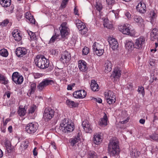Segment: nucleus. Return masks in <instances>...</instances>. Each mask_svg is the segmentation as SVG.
<instances>
[{
	"mask_svg": "<svg viewBox=\"0 0 158 158\" xmlns=\"http://www.w3.org/2000/svg\"><path fill=\"white\" fill-rule=\"evenodd\" d=\"M54 115V110L49 108H46L44 110L43 118L45 120L51 119Z\"/></svg>",
	"mask_w": 158,
	"mask_h": 158,
	"instance_id": "obj_6",
	"label": "nucleus"
},
{
	"mask_svg": "<svg viewBox=\"0 0 158 158\" xmlns=\"http://www.w3.org/2000/svg\"><path fill=\"white\" fill-rule=\"evenodd\" d=\"M150 138L153 140L158 141V134L156 133L150 135Z\"/></svg>",
	"mask_w": 158,
	"mask_h": 158,
	"instance_id": "obj_45",
	"label": "nucleus"
},
{
	"mask_svg": "<svg viewBox=\"0 0 158 158\" xmlns=\"http://www.w3.org/2000/svg\"><path fill=\"white\" fill-rule=\"evenodd\" d=\"M60 126L63 132L67 133L72 131L74 129V123L69 119L64 118L61 122Z\"/></svg>",
	"mask_w": 158,
	"mask_h": 158,
	"instance_id": "obj_1",
	"label": "nucleus"
},
{
	"mask_svg": "<svg viewBox=\"0 0 158 158\" xmlns=\"http://www.w3.org/2000/svg\"><path fill=\"white\" fill-rule=\"evenodd\" d=\"M39 125L35 122H32L28 124L25 128L27 132L32 134L36 132L38 128Z\"/></svg>",
	"mask_w": 158,
	"mask_h": 158,
	"instance_id": "obj_5",
	"label": "nucleus"
},
{
	"mask_svg": "<svg viewBox=\"0 0 158 158\" xmlns=\"http://www.w3.org/2000/svg\"><path fill=\"white\" fill-rule=\"evenodd\" d=\"M12 79L15 84L18 85L21 84L23 81V77L17 72H15L13 73Z\"/></svg>",
	"mask_w": 158,
	"mask_h": 158,
	"instance_id": "obj_8",
	"label": "nucleus"
},
{
	"mask_svg": "<svg viewBox=\"0 0 158 158\" xmlns=\"http://www.w3.org/2000/svg\"><path fill=\"white\" fill-rule=\"evenodd\" d=\"M145 43V38L143 36H141L136 40L135 48L137 49L141 48L144 45Z\"/></svg>",
	"mask_w": 158,
	"mask_h": 158,
	"instance_id": "obj_10",
	"label": "nucleus"
},
{
	"mask_svg": "<svg viewBox=\"0 0 158 158\" xmlns=\"http://www.w3.org/2000/svg\"><path fill=\"white\" fill-rule=\"evenodd\" d=\"M33 154L34 156H36L37 155V152L36 151V148H35L33 150Z\"/></svg>",
	"mask_w": 158,
	"mask_h": 158,
	"instance_id": "obj_60",
	"label": "nucleus"
},
{
	"mask_svg": "<svg viewBox=\"0 0 158 158\" xmlns=\"http://www.w3.org/2000/svg\"><path fill=\"white\" fill-rule=\"evenodd\" d=\"M12 35L15 40L19 41L21 40V35L16 30H15L13 31Z\"/></svg>",
	"mask_w": 158,
	"mask_h": 158,
	"instance_id": "obj_22",
	"label": "nucleus"
},
{
	"mask_svg": "<svg viewBox=\"0 0 158 158\" xmlns=\"http://www.w3.org/2000/svg\"><path fill=\"white\" fill-rule=\"evenodd\" d=\"M51 147L55 149H56V147L55 146V143L53 142L51 143Z\"/></svg>",
	"mask_w": 158,
	"mask_h": 158,
	"instance_id": "obj_64",
	"label": "nucleus"
},
{
	"mask_svg": "<svg viewBox=\"0 0 158 158\" xmlns=\"http://www.w3.org/2000/svg\"><path fill=\"white\" fill-rule=\"evenodd\" d=\"M108 151L110 156H114L118 153L119 146L117 140L113 139L110 140L108 146Z\"/></svg>",
	"mask_w": 158,
	"mask_h": 158,
	"instance_id": "obj_2",
	"label": "nucleus"
},
{
	"mask_svg": "<svg viewBox=\"0 0 158 158\" xmlns=\"http://www.w3.org/2000/svg\"><path fill=\"white\" fill-rule=\"evenodd\" d=\"M151 39L152 40H154L158 38V29L155 28L152 30L151 33Z\"/></svg>",
	"mask_w": 158,
	"mask_h": 158,
	"instance_id": "obj_21",
	"label": "nucleus"
},
{
	"mask_svg": "<svg viewBox=\"0 0 158 158\" xmlns=\"http://www.w3.org/2000/svg\"><path fill=\"white\" fill-rule=\"evenodd\" d=\"M125 46L128 51L131 52L135 48V44L132 41L127 40L125 44Z\"/></svg>",
	"mask_w": 158,
	"mask_h": 158,
	"instance_id": "obj_19",
	"label": "nucleus"
},
{
	"mask_svg": "<svg viewBox=\"0 0 158 158\" xmlns=\"http://www.w3.org/2000/svg\"><path fill=\"white\" fill-rule=\"evenodd\" d=\"M0 55L3 57H7L8 53L7 50L5 49H2L0 50Z\"/></svg>",
	"mask_w": 158,
	"mask_h": 158,
	"instance_id": "obj_40",
	"label": "nucleus"
},
{
	"mask_svg": "<svg viewBox=\"0 0 158 158\" xmlns=\"http://www.w3.org/2000/svg\"><path fill=\"white\" fill-rule=\"evenodd\" d=\"M125 15L128 19H129L131 17V15L128 12H127L125 14Z\"/></svg>",
	"mask_w": 158,
	"mask_h": 158,
	"instance_id": "obj_62",
	"label": "nucleus"
},
{
	"mask_svg": "<svg viewBox=\"0 0 158 158\" xmlns=\"http://www.w3.org/2000/svg\"><path fill=\"white\" fill-rule=\"evenodd\" d=\"M120 31L123 34L128 35L130 36H134L135 35V34L132 32L133 31L130 30L129 27H127V26H123V28H122Z\"/></svg>",
	"mask_w": 158,
	"mask_h": 158,
	"instance_id": "obj_17",
	"label": "nucleus"
},
{
	"mask_svg": "<svg viewBox=\"0 0 158 158\" xmlns=\"http://www.w3.org/2000/svg\"><path fill=\"white\" fill-rule=\"evenodd\" d=\"M96 55L99 56H102L104 53V50L103 49V48H102V49H100L98 50L95 51L93 52Z\"/></svg>",
	"mask_w": 158,
	"mask_h": 158,
	"instance_id": "obj_44",
	"label": "nucleus"
},
{
	"mask_svg": "<svg viewBox=\"0 0 158 158\" xmlns=\"http://www.w3.org/2000/svg\"><path fill=\"white\" fill-rule=\"evenodd\" d=\"M78 67L81 71L84 72L86 71L88 69L86 62L83 60L79 61Z\"/></svg>",
	"mask_w": 158,
	"mask_h": 158,
	"instance_id": "obj_20",
	"label": "nucleus"
},
{
	"mask_svg": "<svg viewBox=\"0 0 158 158\" xmlns=\"http://www.w3.org/2000/svg\"><path fill=\"white\" fill-rule=\"evenodd\" d=\"M137 11L140 13H144L146 10V4L142 2H140L136 6Z\"/></svg>",
	"mask_w": 158,
	"mask_h": 158,
	"instance_id": "obj_16",
	"label": "nucleus"
},
{
	"mask_svg": "<svg viewBox=\"0 0 158 158\" xmlns=\"http://www.w3.org/2000/svg\"><path fill=\"white\" fill-rule=\"evenodd\" d=\"M26 113V110L24 108H19L18 110V114L20 116H24Z\"/></svg>",
	"mask_w": 158,
	"mask_h": 158,
	"instance_id": "obj_38",
	"label": "nucleus"
},
{
	"mask_svg": "<svg viewBox=\"0 0 158 158\" xmlns=\"http://www.w3.org/2000/svg\"><path fill=\"white\" fill-rule=\"evenodd\" d=\"M90 86L92 90L94 91H98L99 89V86L94 80H92L91 81Z\"/></svg>",
	"mask_w": 158,
	"mask_h": 158,
	"instance_id": "obj_25",
	"label": "nucleus"
},
{
	"mask_svg": "<svg viewBox=\"0 0 158 158\" xmlns=\"http://www.w3.org/2000/svg\"><path fill=\"white\" fill-rule=\"evenodd\" d=\"M95 7L97 10L100 12L102 9L103 6L101 3L99 2H96Z\"/></svg>",
	"mask_w": 158,
	"mask_h": 158,
	"instance_id": "obj_42",
	"label": "nucleus"
},
{
	"mask_svg": "<svg viewBox=\"0 0 158 158\" xmlns=\"http://www.w3.org/2000/svg\"><path fill=\"white\" fill-rule=\"evenodd\" d=\"M89 155L90 158H96V153L93 151H90L89 152Z\"/></svg>",
	"mask_w": 158,
	"mask_h": 158,
	"instance_id": "obj_47",
	"label": "nucleus"
},
{
	"mask_svg": "<svg viewBox=\"0 0 158 158\" xmlns=\"http://www.w3.org/2000/svg\"><path fill=\"white\" fill-rule=\"evenodd\" d=\"M158 150V148H157V147L156 146H153L152 147V150H151V152L152 154L155 152L157 151Z\"/></svg>",
	"mask_w": 158,
	"mask_h": 158,
	"instance_id": "obj_56",
	"label": "nucleus"
},
{
	"mask_svg": "<svg viewBox=\"0 0 158 158\" xmlns=\"http://www.w3.org/2000/svg\"><path fill=\"white\" fill-rule=\"evenodd\" d=\"M108 6H112L115 3V0H106Z\"/></svg>",
	"mask_w": 158,
	"mask_h": 158,
	"instance_id": "obj_52",
	"label": "nucleus"
},
{
	"mask_svg": "<svg viewBox=\"0 0 158 158\" xmlns=\"http://www.w3.org/2000/svg\"><path fill=\"white\" fill-rule=\"evenodd\" d=\"M112 64L110 62L107 61L105 64V72L106 73L110 72L112 70Z\"/></svg>",
	"mask_w": 158,
	"mask_h": 158,
	"instance_id": "obj_26",
	"label": "nucleus"
},
{
	"mask_svg": "<svg viewBox=\"0 0 158 158\" xmlns=\"http://www.w3.org/2000/svg\"><path fill=\"white\" fill-rule=\"evenodd\" d=\"M52 83H54L53 80L47 79H45L37 85V88L39 90H42L45 87L51 84Z\"/></svg>",
	"mask_w": 158,
	"mask_h": 158,
	"instance_id": "obj_12",
	"label": "nucleus"
},
{
	"mask_svg": "<svg viewBox=\"0 0 158 158\" xmlns=\"http://www.w3.org/2000/svg\"><path fill=\"white\" fill-rule=\"evenodd\" d=\"M34 62L36 65L39 68L42 69L48 68L49 64V60H47L44 56L39 58L37 57L35 59Z\"/></svg>",
	"mask_w": 158,
	"mask_h": 158,
	"instance_id": "obj_3",
	"label": "nucleus"
},
{
	"mask_svg": "<svg viewBox=\"0 0 158 158\" xmlns=\"http://www.w3.org/2000/svg\"><path fill=\"white\" fill-rule=\"evenodd\" d=\"M131 154L132 157H137L140 154V152L139 151H137L136 150L134 149L132 151Z\"/></svg>",
	"mask_w": 158,
	"mask_h": 158,
	"instance_id": "obj_41",
	"label": "nucleus"
},
{
	"mask_svg": "<svg viewBox=\"0 0 158 158\" xmlns=\"http://www.w3.org/2000/svg\"><path fill=\"white\" fill-rule=\"evenodd\" d=\"M11 0H0V3L2 6L4 7H8L11 5Z\"/></svg>",
	"mask_w": 158,
	"mask_h": 158,
	"instance_id": "obj_29",
	"label": "nucleus"
},
{
	"mask_svg": "<svg viewBox=\"0 0 158 158\" xmlns=\"http://www.w3.org/2000/svg\"><path fill=\"white\" fill-rule=\"evenodd\" d=\"M36 109V106L33 105L31 106L28 111V114L30 116H31L32 114L34 113Z\"/></svg>",
	"mask_w": 158,
	"mask_h": 158,
	"instance_id": "obj_34",
	"label": "nucleus"
},
{
	"mask_svg": "<svg viewBox=\"0 0 158 158\" xmlns=\"http://www.w3.org/2000/svg\"><path fill=\"white\" fill-rule=\"evenodd\" d=\"M105 97L107 102L110 105L114 104L116 101L114 94L111 91H109L105 93Z\"/></svg>",
	"mask_w": 158,
	"mask_h": 158,
	"instance_id": "obj_4",
	"label": "nucleus"
},
{
	"mask_svg": "<svg viewBox=\"0 0 158 158\" xmlns=\"http://www.w3.org/2000/svg\"><path fill=\"white\" fill-rule=\"evenodd\" d=\"M93 100L99 103H101L102 102V99L101 98H94L93 99Z\"/></svg>",
	"mask_w": 158,
	"mask_h": 158,
	"instance_id": "obj_58",
	"label": "nucleus"
},
{
	"mask_svg": "<svg viewBox=\"0 0 158 158\" xmlns=\"http://www.w3.org/2000/svg\"><path fill=\"white\" fill-rule=\"evenodd\" d=\"M89 49L87 47H84L82 50V53L85 55H87L89 52Z\"/></svg>",
	"mask_w": 158,
	"mask_h": 158,
	"instance_id": "obj_53",
	"label": "nucleus"
},
{
	"mask_svg": "<svg viewBox=\"0 0 158 158\" xmlns=\"http://www.w3.org/2000/svg\"><path fill=\"white\" fill-rule=\"evenodd\" d=\"M36 87V84L35 83H33L31 84L30 89L29 90L30 95L34 93Z\"/></svg>",
	"mask_w": 158,
	"mask_h": 158,
	"instance_id": "obj_37",
	"label": "nucleus"
},
{
	"mask_svg": "<svg viewBox=\"0 0 158 158\" xmlns=\"http://www.w3.org/2000/svg\"><path fill=\"white\" fill-rule=\"evenodd\" d=\"M74 13L76 15H79L78 14V10L77 9L76 7H75L74 9Z\"/></svg>",
	"mask_w": 158,
	"mask_h": 158,
	"instance_id": "obj_61",
	"label": "nucleus"
},
{
	"mask_svg": "<svg viewBox=\"0 0 158 158\" xmlns=\"http://www.w3.org/2000/svg\"><path fill=\"white\" fill-rule=\"evenodd\" d=\"M5 146L7 152L9 153H10L11 151V147L9 143H6L5 144Z\"/></svg>",
	"mask_w": 158,
	"mask_h": 158,
	"instance_id": "obj_54",
	"label": "nucleus"
},
{
	"mask_svg": "<svg viewBox=\"0 0 158 158\" xmlns=\"http://www.w3.org/2000/svg\"><path fill=\"white\" fill-rule=\"evenodd\" d=\"M121 71L120 68H116L113 72L112 76L114 78H118L121 75Z\"/></svg>",
	"mask_w": 158,
	"mask_h": 158,
	"instance_id": "obj_24",
	"label": "nucleus"
},
{
	"mask_svg": "<svg viewBox=\"0 0 158 158\" xmlns=\"http://www.w3.org/2000/svg\"><path fill=\"white\" fill-rule=\"evenodd\" d=\"M103 25L104 27H106L109 29L112 28L113 27L112 25L110 24L108 19H104Z\"/></svg>",
	"mask_w": 158,
	"mask_h": 158,
	"instance_id": "obj_31",
	"label": "nucleus"
},
{
	"mask_svg": "<svg viewBox=\"0 0 158 158\" xmlns=\"http://www.w3.org/2000/svg\"><path fill=\"white\" fill-rule=\"evenodd\" d=\"M9 22V21L8 20L6 19L1 23V25L2 26H5Z\"/></svg>",
	"mask_w": 158,
	"mask_h": 158,
	"instance_id": "obj_55",
	"label": "nucleus"
},
{
	"mask_svg": "<svg viewBox=\"0 0 158 158\" xmlns=\"http://www.w3.org/2000/svg\"><path fill=\"white\" fill-rule=\"evenodd\" d=\"M66 103L71 107H76L78 106V104L73 101L68 100L66 101Z\"/></svg>",
	"mask_w": 158,
	"mask_h": 158,
	"instance_id": "obj_33",
	"label": "nucleus"
},
{
	"mask_svg": "<svg viewBox=\"0 0 158 158\" xmlns=\"http://www.w3.org/2000/svg\"><path fill=\"white\" fill-rule=\"evenodd\" d=\"M93 52L102 49V46L97 42H94L93 45Z\"/></svg>",
	"mask_w": 158,
	"mask_h": 158,
	"instance_id": "obj_32",
	"label": "nucleus"
},
{
	"mask_svg": "<svg viewBox=\"0 0 158 158\" xmlns=\"http://www.w3.org/2000/svg\"><path fill=\"white\" fill-rule=\"evenodd\" d=\"M138 91L139 93H141L143 96L144 95L145 92L143 87L142 86H139L138 89Z\"/></svg>",
	"mask_w": 158,
	"mask_h": 158,
	"instance_id": "obj_50",
	"label": "nucleus"
},
{
	"mask_svg": "<svg viewBox=\"0 0 158 158\" xmlns=\"http://www.w3.org/2000/svg\"><path fill=\"white\" fill-rule=\"evenodd\" d=\"M156 12L154 10H151L149 14L148 19L150 22L153 24L157 17Z\"/></svg>",
	"mask_w": 158,
	"mask_h": 158,
	"instance_id": "obj_18",
	"label": "nucleus"
},
{
	"mask_svg": "<svg viewBox=\"0 0 158 158\" xmlns=\"http://www.w3.org/2000/svg\"><path fill=\"white\" fill-rule=\"evenodd\" d=\"M80 98H84L86 95V93L84 89L80 90Z\"/></svg>",
	"mask_w": 158,
	"mask_h": 158,
	"instance_id": "obj_49",
	"label": "nucleus"
},
{
	"mask_svg": "<svg viewBox=\"0 0 158 158\" xmlns=\"http://www.w3.org/2000/svg\"><path fill=\"white\" fill-rule=\"evenodd\" d=\"M6 128V126H3V127H1V130L2 131L3 133H5V129Z\"/></svg>",
	"mask_w": 158,
	"mask_h": 158,
	"instance_id": "obj_63",
	"label": "nucleus"
},
{
	"mask_svg": "<svg viewBox=\"0 0 158 158\" xmlns=\"http://www.w3.org/2000/svg\"><path fill=\"white\" fill-rule=\"evenodd\" d=\"M0 82L4 85L8 83V80H6L5 77L1 74H0Z\"/></svg>",
	"mask_w": 158,
	"mask_h": 158,
	"instance_id": "obj_39",
	"label": "nucleus"
},
{
	"mask_svg": "<svg viewBox=\"0 0 158 158\" xmlns=\"http://www.w3.org/2000/svg\"><path fill=\"white\" fill-rule=\"evenodd\" d=\"M82 125L85 132L90 133L92 132L91 125L87 120H85L83 121Z\"/></svg>",
	"mask_w": 158,
	"mask_h": 158,
	"instance_id": "obj_13",
	"label": "nucleus"
},
{
	"mask_svg": "<svg viewBox=\"0 0 158 158\" xmlns=\"http://www.w3.org/2000/svg\"><path fill=\"white\" fill-rule=\"evenodd\" d=\"M75 23L81 34H85L87 33V28L84 23L78 19L76 20Z\"/></svg>",
	"mask_w": 158,
	"mask_h": 158,
	"instance_id": "obj_7",
	"label": "nucleus"
},
{
	"mask_svg": "<svg viewBox=\"0 0 158 158\" xmlns=\"http://www.w3.org/2000/svg\"><path fill=\"white\" fill-rule=\"evenodd\" d=\"M71 59L70 53L67 51H65L61 54L60 60L64 64L68 63Z\"/></svg>",
	"mask_w": 158,
	"mask_h": 158,
	"instance_id": "obj_11",
	"label": "nucleus"
},
{
	"mask_svg": "<svg viewBox=\"0 0 158 158\" xmlns=\"http://www.w3.org/2000/svg\"><path fill=\"white\" fill-rule=\"evenodd\" d=\"M107 124V118L106 114H105L103 118L101 119L99 122V125L100 126H106Z\"/></svg>",
	"mask_w": 158,
	"mask_h": 158,
	"instance_id": "obj_28",
	"label": "nucleus"
},
{
	"mask_svg": "<svg viewBox=\"0 0 158 158\" xmlns=\"http://www.w3.org/2000/svg\"><path fill=\"white\" fill-rule=\"evenodd\" d=\"M108 42L110 47L114 50L117 49L118 47V44L117 41L114 38H112L111 37L109 38Z\"/></svg>",
	"mask_w": 158,
	"mask_h": 158,
	"instance_id": "obj_15",
	"label": "nucleus"
},
{
	"mask_svg": "<svg viewBox=\"0 0 158 158\" xmlns=\"http://www.w3.org/2000/svg\"><path fill=\"white\" fill-rule=\"evenodd\" d=\"M60 36V35H57L56 34L55 35H53L52 36L50 40L48 41V44H53L55 41L57 39H60L59 38Z\"/></svg>",
	"mask_w": 158,
	"mask_h": 158,
	"instance_id": "obj_30",
	"label": "nucleus"
},
{
	"mask_svg": "<svg viewBox=\"0 0 158 158\" xmlns=\"http://www.w3.org/2000/svg\"><path fill=\"white\" fill-rule=\"evenodd\" d=\"M157 80V79L156 77H155L154 76L152 77L151 78H150V79L149 80V82L151 83H153L154 81H156Z\"/></svg>",
	"mask_w": 158,
	"mask_h": 158,
	"instance_id": "obj_59",
	"label": "nucleus"
},
{
	"mask_svg": "<svg viewBox=\"0 0 158 158\" xmlns=\"http://www.w3.org/2000/svg\"><path fill=\"white\" fill-rule=\"evenodd\" d=\"M33 75L35 79L39 78L42 76V74L38 73H34L33 74Z\"/></svg>",
	"mask_w": 158,
	"mask_h": 158,
	"instance_id": "obj_51",
	"label": "nucleus"
},
{
	"mask_svg": "<svg viewBox=\"0 0 158 158\" xmlns=\"http://www.w3.org/2000/svg\"><path fill=\"white\" fill-rule=\"evenodd\" d=\"M81 140V138H74L71 139L70 143L71 146H74L77 143L79 142Z\"/></svg>",
	"mask_w": 158,
	"mask_h": 158,
	"instance_id": "obj_36",
	"label": "nucleus"
},
{
	"mask_svg": "<svg viewBox=\"0 0 158 158\" xmlns=\"http://www.w3.org/2000/svg\"><path fill=\"white\" fill-rule=\"evenodd\" d=\"M67 23L63 22L61 25L60 27V35L62 38L65 37L68 34L69 28L67 26Z\"/></svg>",
	"mask_w": 158,
	"mask_h": 158,
	"instance_id": "obj_9",
	"label": "nucleus"
},
{
	"mask_svg": "<svg viewBox=\"0 0 158 158\" xmlns=\"http://www.w3.org/2000/svg\"><path fill=\"white\" fill-rule=\"evenodd\" d=\"M25 18L28 19L30 23L35 24V20L33 16L31 15L29 12H27L25 14Z\"/></svg>",
	"mask_w": 158,
	"mask_h": 158,
	"instance_id": "obj_27",
	"label": "nucleus"
},
{
	"mask_svg": "<svg viewBox=\"0 0 158 158\" xmlns=\"http://www.w3.org/2000/svg\"><path fill=\"white\" fill-rule=\"evenodd\" d=\"M80 90L75 91L73 94V96L74 97L76 98H80Z\"/></svg>",
	"mask_w": 158,
	"mask_h": 158,
	"instance_id": "obj_46",
	"label": "nucleus"
},
{
	"mask_svg": "<svg viewBox=\"0 0 158 158\" xmlns=\"http://www.w3.org/2000/svg\"><path fill=\"white\" fill-rule=\"evenodd\" d=\"M68 0H63L61 4V6L63 8L65 7Z\"/></svg>",
	"mask_w": 158,
	"mask_h": 158,
	"instance_id": "obj_57",
	"label": "nucleus"
},
{
	"mask_svg": "<svg viewBox=\"0 0 158 158\" xmlns=\"http://www.w3.org/2000/svg\"><path fill=\"white\" fill-rule=\"evenodd\" d=\"M94 143L96 144H99L102 140L101 135L99 134H96L94 136Z\"/></svg>",
	"mask_w": 158,
	"mask_h": 158,
	"instance_id": "obj_23",
	"label": "nucleus"
},
{
	"mask_svg": "<svg viewBox=\"0 0 158 158\" xmlns=\"http://www.w3.org/2000/svg\"><path fill=\"white\" fill-rule=\"evenodd\" d=\"M29 143L27 141H25L22 142L20 145V147L22 148H23L24 149H25L27 148L28 146Z\"/></svg>",
	"mask_w": 158,
	"mask_h": 158,
	"instance_id": "obj_43",
	"label": "nucleus"
},
{
	"mask_svg": "<svg viewBox=\"0 0 158 158\" xmlns=\"http://www.w3.org/2000/svg\"><path fill=\"white\" fill-rule=\"evenodd\" d=\"M133 19L135 22L138 23H141L143 22V19L140 16L135 15Z\"/></svg>",
	"mask_w": 158,
	"mask_h": 158,
	"instance_id": "obj_35",
	"label": "nucleus"
},
{
	"mask_svg": "<svg viewBox=\"0 0 158 158\" xmlns=\"http://www.w3.org/2000/svg\"><path fill=\"white\" fill-rule=\"evenodd\" d=\"M27 51V49L24 48L19 47L15 50V53L18 57H22L26 54Z\"/></svg>",
	"mask_w": 158,
	"mask_h": 158,
	"instance_id": "obj_14",
	"label": "nucleus"
},
{
	"mask_svg": "<svg viewBox=\"0 0 158 158\" xmlns=\"http://www.w3.org/2000/svg\"><path fill=\"white\" fill-rule=\"evenodd\" d=\"M28 34L30 36V38L31 40H34L36 38V35L32 31H29L28 32Z\"/></svg>",
	"mask_w": 158,
	"mask_h": 158,
	"instance_id": "obj_48",
	"label": "nucleus"
}]
</instances>
